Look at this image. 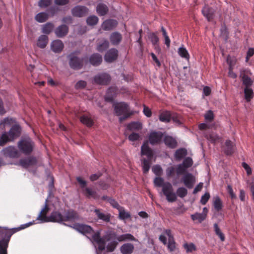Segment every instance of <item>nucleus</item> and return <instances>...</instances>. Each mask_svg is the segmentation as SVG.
Segmentation results:
<instances>
[{
  "instance_id": "4",
  "label": "nucleus",
  "mask_w": 254,
  "mask_h": 254,
  "mask_svg": "<svg viewBox=\"0 0 254 254\" xmlns=\"http://www.w3.org/2000/svg\"><path fill=\"white\" fill-rule=\"evenodd\" d=\"M47 204L46 202L44 207L42 209L37 217V220H40L41 223L47 222H61L64 221V216L58 212H53L49 217L46 216V210L47 209Z\"/></svg>"
},
{
  "instance_id": "17",
  "label": "nucleus",
  "mask_w": 254,
  "mask_h": 254,
  "mask_svg": "<svg viewBox=\"0 0 254 254\" xmlns=\"http://www.w3.org/2000/svg\"><path fill=\"white\" fill-rule=\"evenodd\" d=\"M88 12V9L84 6H76L72 9V14L76 17H83Z\"/></svg>"
},
{
  "instance_id": "64",
  "label": "nucleus",
  "mask_w": 254,
  "mask_h": 254,
  "mask_svg": "<svg viewBox=\"0 0 254 254\" xmlns=\"http://www.w3.org/2000/svg\"><path fill=\"white\" fill-rule=\"evenodd\" d=\"M109 202L113 207L117 208L118 210H119L120 208L122 207L115 200L113 199H110Z\"/></svg>"
},
{
  "instance_id": "46",
  "label": "nucleus",
  "mask_w": 254,
  "mask_h": 254,
  "mask_svg": "<svg viewBox=\"0 0 254 254\" xmlns=\"http://www.w3.org/2000/svg\"><path fill=\"white\" fill-rule=\"evenodd\" d=\"M245 98L247 101H249L253 97V91L250 87H246L244 90Z\"/></svg>"
},
{
  "instance_id": "15",
  "label": "nucleus",
  "mask_w": 254,
  "mask_h": 254,
  "mask_svg": "<svg viewBox=\"0 0 254 254\" xmlns=\"http://www.w3.org/2000/svg\"><path fill=\"white\" fill-rule=\"evenodd\" d=\"M182 181L187 188L191 189L195 183V178L191 173H187L183 177Z\"/></svg>"
},
{
  "instance_id": "11",
  "label": "nucleus",
  "mask_w": 254,
  "mask_h": 254,
  "mask_svg": "<svg viewBox=\"0 0 254 254\" xmlns=\"http://www.w3.org/2000/svg\"><path fill=\"white\" fill-rule=\"evenodd\" d=\"M111 80L110 75L107 73H99L94 78L95 83L100 85H107Z\"/></svg>"
},
{
  "instance_id": "5",
  "label": "nucleus",
  "mask_w": 254,
  "mask_h": 254,
  "mask_svg": "<svg viewBox=\"0 0 254 254\" xmlns=\"http://www.w3.org/2000/svg\"><path fill=\"white\" fill-rule=\"evenodd\" d=\"M141 155H145L147 159L142 160V169L144 173L148 172L150 167V162L153 157V152L152 149L149 147L148 142L145 141L141 146Z\"/></svg>"
},
{
  "instance_id": "12",
  "label": "nucleus",
  "mask_w": 254,
  "mask_h": 254,
  "mask_svg": "<svg viewBox=\"0 0 254 254\" xmlns=\"http://www.w3.org/2000/svg\"><path fill=\"white\" fill-rule=\"evenodd\" d=\"M163 136V133L161 131H151L148 136L149 142L152 145L159 143Z\"/></svg>"
},
{
  "instance_id": "51",
  "label": "nucleus",
  "mask_w": 254,
  "mask_h": 254,
  "mask_svg": "<svg viewBox=\"0 0 254 254\" xmlns=\"http://www.w3.org/2000/svg\"><path fill=\"white\" fill-rule=\"evenodd\" d=\"M167 248L169 251L171 252L175 251L176 249V243L174 238H171L168 240Z\"/></svg>"
},
{
  "instance_id": "52",
  "label": "nucleus",
  "mask_w": 254,
  "mask_h": 254,
  "mask_svg": "<svg viewBox=\"0 0 254 254\" xmlns=\"http://www.w3.org/2000/svg\"><path fill=\"white\" fill-rule=\"evenodd\" d=\"M242 81L243 84L246 86V87H249L252 84V81L251 78L246 75L242 76Z\"/></svg>"
},
{
  "instance_id": "40",
  "label": "nucleus",
  "mask_w": 254,
  "mask_h": 254,
  "mask_svg": "<svg viewBox=\"0 0 254 254\" xmlns=\"http://www.w3.org/2000/svg\"><path fill=\"white\" fill-rule=\"evenodd\" d=\"M213 206L217 211H220L222 208V202L219 196H216L214 197L213 203Z\"/></svg>"
},
{
  "instance_id": "58",
  "label": "nucleus",
  "mask_w": 254,
  "mask_h": 254,
  "mask_svg": "<svg viewBox=\"0 0 254 254\" xmlns=\"http://www.w3.org/2000/svg\"><path fill=\"white\" fill-rule=\"evenodd\" d=\"M205 120L206 122H211L214 118L213 113L211 111H208L204 116Z\"/></svg>"
},
{
  "instance_id": "45",
  "label": "nucleus",
  "mask_w": 254,
  "mask_h": 254,
  "mask_svg": "<svg viewBox=\"0 0 254 254\" xmlns=\"http://www.w3.org/2000/svg\"><path fill=\"white\" fill-rule=\"evenodd\" d=\"M188 194L187 190L184 187H180L178 188L176 191V196L181 198L185 197Z\"/></svg>"
},
{
  "instance_id": "38",
  "label": "nucleus",
  "mask_w": 254,
  "mask_h": 254,
  "mask_svg": "<svg viewBox=\"0 0 254 254\" xmlns=\"http://www.w3.org/2000/svg\"><path fill=\"white\" fill-rule=\"evenodd\" d=\"M206 217L205 213H195L191 215V218L193 220H197L199 223L202 222Z\"/></svg>"
},
{
  "instance_id": "47",
  "label": "nucleus",
  "mask_w": 254,
  "mask_h": 254,
  "mask_svg": "<svg viewBox=\"0 0 254 254\" xmlns=\"http://www.w3.org/2000/svg\"><path fill=\"white\" fill-rule=\"evenodd\" d=\"M237 62V59L235 56L228 55L227 58V63L229 65V67L234 68Z\"/></svg>"
},
{
  "instance_id": "34",
  "label": "nucleus",
  "mask_w": 254,
  "mask_h": 254,
  "mask_svg": "<svg viewBox=\"0 0 254 254\" xmlns=\"http://www.w3.org/2000/svg\"><path fill=\"white\" fill-rule=\"evenodd\" d=\"M83 191L84 194L89 198L92 197L95 199L97 197L96 192L91 188L86 187L83 190Z\"/></svg>"
},
{
  "instance_id": "25",
  "label": "nucleus",
  "mask_w": 254,
  "mask_h": 254,
  "mask_svg": "<svg viewBox=\"0 0 254 254\" xmlns=\"http://www.w3.org/2000/svg\"><path fill=\"white\" fill-rule=\"evenodd\" d=\"M164 142L166 146L171 148H175L177 144L176 139L169 135L164 137Z\"/></svg>"
},
{
  "instance_id": "6",
  "label": "nucleus",
  "mask_w": 254,
  "mask_h": 254,
  "mask_svg": "<svg viewBox=\"0 0 254 254\" xmlns=\"http://www.w3.org/2000/svg\"><path fill=\"white\" fill-rule=\"evenodd\" d=\"M113 106L115 114L119 117L121 122L128 118L132 114L129 110L128 105L125 102L117 103Z\"/></svg>"
},
{
  "instance_id": "32",
  "label": "nucleus",
  "mask_w": 254,
  "mask_h": 254,
  "mask_svg": "<svg viewBox=\"0 0 254 254\" xmlns=\"http://www.w3.org/2000/svg\"><path fill=\"white\" fill-rule=\"evenodd\" d=\"M142 127V124L138 122H131L127 126V129L130 131H137L141 129Z\"/></svg>"
},
{
  "instance_id": "29",
  "label": "nucleus",
  "mask_w": 254,
  "mask_h": 254,
  "mask_svg": "<svg viewBox=\"0 0 254 254\" xmlns=\"http://www.w3.org/2000/svg\"><path fill=\"white\" fill-rule=\"evenodd\" d=\"M48 40V37L47 36L42 35L39 37L37 40V45L40 48H44L47 46Z\"/></svg>"
},
{
  "instance_id": "36",
  "label": "nucleus",
  "mask_w": 254,
  "mask_h": 254,
  "mask_svg": "<svg viewBox=\"0 0 254 254\" xmlns=\"http://www.w3.org/2000/svg\"><path fill=\"white\" fill-rule=\"evenodd\" d=\"M119 211V217L121 220H125L130 217L129 212L125 211L124 207H121L118 210Z\"/></svg>"
},
{
  "instance_id": "3",
  "label": "nucleus",
  "mask_w": 254,
  "mask_h": 254,
  "mask_svg": "<svg viewBox=\"0 0 254 254\" xmlns=\"http://www.w3.org/2000/svg\"><path fill=\"white\" fill-rule=\"evenodd\" d=\"M21 133V127L18 125H13L8 132H4L0 137V146H3L7 142L12 141L18 137Z\"/></svg>"
},
{
  "instance_id": "43",
  "label": "nucleus",
  "mask_w": 254,
  "mask_h": 254,
  "mask_svg": "<svg viewBox=\"0 0 254 254\" xmlns=\"http://www.w3.org/2000/svg\"><path fill=\"white\" fill-rule=\"evenodd\" d=\"M54 25L51 23H47L44 25L42 27V32L43 33L49 34L53 30Z\"/></svg>"
},
{
  "instance_id": "24",
  "label": "nucleus",
  "mask_w": 254,
  "mask_h": 254,
  "mask_svg": "<svg viewBox=\"0 0 254 254\" xmlns=\"http://www.w3.org/2000/svg\"><path fill=\"white\" fill-rule=\"evenodd\" d=\"M64 216V221H74L78 219V215L77 213L73 210H69L66 212L65 216Z\"/></svg>"
},
{
  "instance_id": "44",
  "label": "nucleus",
  "mask_w": 254,
  "mask_h": 254,
  "mask_svg": "<svg viewBox=\"0 0 254 254\" xmlns=\"http://www.w3.org/2000/svg\"><path fill=\"white\" fill-rule=\"evenodd\" d=\"M183 247L186 250L187 253H192L196 250L195 245L192 243H186L183 245Z\"/></svg>"
},
{
  "instance_id": "62",
  "label": "nucleus",
  "mask_w": 254,
  "mask_h": 254,
  "mask_svg": "<svg viewBox=\"0 0 254 254\" xmlns=\"http://www.w3.org/2000/svg\"><path fill=\"white\" fill-rule=\"evenodd\" d=\"M86 85V82L83 80L78 81L75 85V88L77 89L84 88Z\"/></svg>"
},
{
  "instance_id": "21",
  "label": "nucleus",
  "mask_w": 254,
  "mask_h": 254,
  "mask_svg": "<svg viewBox=\"0 0 254 254\" xmlns=\"http://www.w3.org/2000/svg\"><path fill=\"white\" fill-rule=\"evenodd\" d=\"M117 93V89L115 87H111L109 88L106 93L105 97V99L106 101L112 102L116 94Z\"/></svg>"
},
{
  "instance_id": "60",
  "label": "nucleus",
  "mask_w": 254,
  "mask_h": 254,
  "mask_svg": "<svg viewBox=\"0 0 254 254\" xmlns=\"http://www.w3.org/2000/svg\"><path fill=\"white\" fill-rule=\"evenodd\" d=\"M209 198V193L208 192H206L203 195L201 196L200 199V202L201 203V204L204 205L207 202Z\"/></svg>"
},
{
  "instance_id": "63",
  "label": "nucleus",
  "mask_w": 254,
  "mask_h": 254,
  "mask_svg": "<svg viewBox=\"0 0 254 254\" xmlns=\"http://www.w3.org/2000/svg\"><path fill=\"white\" fill-rule=\"evenodd\" d=\"M227 190L228 192V193L230 194L231 198L232 199H235L236 198V195L234 193L233 189L232 187L230 185H228L227 186Z\"/></svg>"
},
{
  "instance_id": "35",
  "label": "nucleus",
  "mask_w": 254,
  "mask_h": 254,
  "mask_svg": "<svg viewBox=\"0 0 254 254\" xmlns=\"http://www.w3.org/2000/svg\"><path fill=\"white\" fill-rule=\"evenodd\" d=\"M159 119V120L162 122H169L171 120L170 113L168 111L163 112L160 114Z\"/></svg>"
},
{
  "instance_id": "59",
  "label": "nucleus",
  "mask_w": 254,
  "mask_h": 254,
  "mask_svg": "<svg viewBox=\"0 0 254 254\" xmlns=\"http://www.w3.org/2000/svg\"><path fill=\"white\" fill-rule=\"evenodd\" d=\"M128 139L131 141H134L138 140L140 138V135L138 133L132 132L128 136Z\"/></svg>"
},
{
  "instance_id": "30",
  "label": "nucleus",
  "mask_w": 254,
  "mask_h": 254,
  "mask_svg": "<svg viewBox=\"0 0 254 254\" xmlns=\"http://www.w3.org/2000/svg\"><path fill=\"white\" fill-rule=\"evenodd\" d=\"M109 43L107 39H102L98 43L97 50L100 52H103L109 47Z\"/></svg>"
},
{
  "instance_id": "37",
  "label": "nucleus",
  "mask_w": 254,
  "mask_h": 254,
  "mask_svg": "<svg viewBox=\"0 0 254 254\" xmlns=\"http://www.w3.org/2000/svg\"><path fill=\"white\" fill-rule=\"evenodd\" d=\"M187 153V151L185 148H180L176 150L175 153V157L178 160H180L185 157Z\"/></svg>"
},
{
  "instance_id": "48",
  "label": "nucleus",
  "mask_w": 254,
  "mask_h": 254,
  "mask_svg": "<svg viewBox=\"0 0 254 254\" xmlns=\"http://www.w3.org/2000/svg\"><path fill=\"white\" fill-rule=\"evenodd\" d=\"M98 20V18L96 16L92 15L87 18L86 22L88 25L92 26L96 25L97 23Z\"/></svg>"
},
{
  "instance_id": "55",
  "label": "nucleus",
  "mask_w": 254,
  "mask_h": 254,
  "mask_svg": "<svg viewBox=\"0 0 254 254\" xmlns=\"http://www.w3.org/2000/svg\"><path fill=\"white\" fill-rule=\"evenodd\" d=\"M52 0H40L38 5L40 7H46L52 3Z\"/></svg>"
},
{
  "instance_id": "13",
  "label": "nucleus",
  "mask_w": 254,
  "mask_h": 254,
  "mask_svg": "<svg viewBox=\"0 0 254 254\" xmlns=\"http://www.w3.org/2000/svg\"><path fill=\"white\" fill-rule=\"evenodd\" d=\"M37 163V160L35 157H29L20 159L19 164L22 167L29 169L30 167L36 166Z\"/></svg>"
},
{
  "instance_id": "28",
  "label": "nucleus",
  "mask_w": 254,
  "mask_h": 254,
  "mask_svg": "<svg viewBox=\"0 0 254 254\" xmlns=\"http://www.w3.org/2000/svg\"><path fill=\"white\" fill-rule=\"evenodd\" d=\"M122 37L121 34L118 32H113L110 36V39L111 43L114 45H117L119 44L121 40Z\"/></svg>"
},
{
  "instance_id": "10",
  "label": "nucleus",
  "mask_w": 254,
  "mask_h": 254,
  "mask_svg": "<svg viewBox=\"0 0 254 254\" xmlns=\"http://www.w3.org/2000/svg\"><path fill=\"white\" fill-rule=\"evenodd\" d=\"M73 228L75 230H76V231H78L79 232L83 234V235H85L86 236L87 235H92V240H93V243L94 242L98 245V244L94 241V240L93 239V236L95 233H96L97 232L93 234V231L92 228L90 226L87 225H85V224L77 223L73 225ZM98 232V231H97V232ZM99 232L100 233V231H99Z\"/></svg>"
},
{
  "instance_id": "20",
  "label": "nucleus",
  "mask_w": 254,
  "mask_h": 254,
  "mask_svg": "<svg viewBox=\"0 0 254 254\" xmlns=\"http://www.w3.org/2000/svg\"><path fill=\"white\" fill-rule=\"evenodd\" d=\"M118 24L116 20L109 19L105 20L102 24V28L105 30H110Z\"/></svg>"
},
{
  "instance_id": "26",
  "label": "nucleus",
  "mask_w": 254,
  "mask_h": 254,
  "mask_svg": "<svg viewBox=\"0 0 254 254\" xmlns=\"http://www.w3.org/2000/svg\"><path fill=\"white\" fill-rule=\"evenodd\" d=\"M202 12L208 21H211L213 19L214 11L211 8L204 6L202 10Z\"/></svg>"
},
{
  "instance_id": "53",
  "label": "nucleus",
  "mask_w": 254,
  "mask_h": 254,
  "mask_svg": "<svg viewBox=\"0 0 254 254\" xmlns=\"http://www.w3.org/2000/svg\"><path fill=\"white\" fill-rule=\"evenodd\" d=\"M206 137L208 140L214 143L218 141L220 139L218 135L215 133H211L209 135H206Z\"/></svg>"
},
{
  "instance_id": "41",
  "label": "nucleus",
  "mask_w": 254,
  "mask_h": 254,
  "mask_svg": "<svg viewBox=\"0 0 254 254\" xmlns=\"http://www.w3.org/2000/svg\"><path fill=\"white\" fill-rule=\"evenodd\" d=\"M48 18V15L46 12H40L35 16V19L40 23L45 22Z\"/></svg>"
},
{
  "instance_id": "16",
  "label": "nucleus",
  "mask_w": 254,
  "mask_h": 254,
  "mask_svg": "<svg viewBox=\"0 0 254 254\" xmlns=\"http://www.w3.org/2000/svg\"><path fill=\"white\" fill-rule=\"evenodd\" d=\"M118 56V51L116 49L113 48L109 50L104 57L105 61L107 63H112L115 61Z\"/></svg>"
},
{
  "instance_id": "57",
  "label": "nucleus",
  "mask_w": 254,
  "mask_h": 254,
  "mask_svg": "<svg viewBox=\"0 0 254 254\" xmlns=\"http://www.w3.org/2000/svg\"><path fill=\"white\" fill-rule=\"evenodd\" d=\"M15 122V120L12 118H5L1 124H3L4 126H10Z\"/></svg>"
},
{
  "instance_id": "56",
  "label": "nucleus",
  "mask_w": 254,
  "mask_h": 254,
  "mask_svg": "<svg viewBox=\"0 0 254 254\" xmlns=\"http://www.w3.org/2000/svg\"><path fill=\"white\" fill-rule=\"evenodd\" d=\"M153 172L156 175L159 176L162 174V170L160 166L156 165L152 168Z\"/></svg>"
},
{
  "instance_id": "22",
  "label": "nucleus",
  "mask_w": 254,
  "mask_h": 254,
  "mask_svg": "<svg viewBox=\"0 0 254 254\" xmlns=\"http://www.w3.org/2000/svg\"><path fill=\"white\" fill-rule=\"evenodd\" d=\"M134 250V246L130 243H125L120 248V251L122 254H131Z\"/></svg>"
},
{
  "instance_id": "54",
  "label": "nucleus",
  "mask_w": 254,
  "mask_h": 254,
  "mask_svg": "<svg viewBox=\"0 0 254 254\" xmlns=\"http://www.w3.org/2000/svg\"><path fill=\"white\" fill-rule=\"evenodd\" d=\"M192 163L193 161L192 159L190 157H187L184 159L182 164L188 169V168L192 166Z\"/></svg>"
},
{
  "instance_id": "31",
  "label": "nucleus",
  "mask_w": 254,
  "mask_h": 254,
  "mask_svg": "<svg viewBox=\"0 0 254 254\" xmlns=\"http://www.w3.org/2000/svg\"><path fill=\"white\" fill-rule=\"evenodd\" d=\"M97 13L101 16L105 15L108 11L107 6L103 3H99L96 7Z\"/></svg>"
},
{
  "instance_id": "14",
  "label": "nucleus",
  "mask_w": 254,
  "mask_h": 254,
  "mask_svg": "<svg viewBox=\"0 0 254 254\" xmlns=\"http://www.w3.org/2000/svg\"><path fill=\"white\" fill-rule=\"evenodd\" d=\"M2 152L4 156L10 158H17L19 156V152L17 149L12 146L5 147L2 149Z\"/></svg>"
},
{
  "instance_id": "39",
  "label": "nucleus",
  "mask_w": 254,
  "mask_h": 254,
  "mask_svg": "<svg viewBox=\"0 0 254 254\" xmlns=\"http://www.w3.org/2000/svg\"><path fill=\"white\" fill-rule=\"evenodd\" d=\"M80 122L88 127H91L93 124L91 118L86 115H83L80 117Z\"/></svg>"
},
{
  "instance_id": "7",
  "label": "nucleus",
  "mask_w": 254,
  "mask_h": 254,
  "mask_svg": "<svg viewBox=\"0 0 254 254\" xmlns=\"http://www.w3.org/2000/svg\"><path fill=\"white\" fill-rule=\"evenodd\" d=\"M12 233L9 231L0 230V254H7V248Z\"/></svg>"
},
{
  "instance_id": "1",
  "label": "nucleus",
  "mask_w": 254,
  "mask_h": 254,
  "mask_svg": "<svg viewBox=\"0 0 254 254\" xmlns=\"http://www.w3.org/2000/svg\"><path fill=\"white\" fill-rule=\"evenodd\" d=\"M94 241L98 244L99 251H103L105 249L106 241L111 242L108 244L106 248L109 252H113L117 246L119 242L124 241L137 242V240L131 234L127 233L117 235L113 231H107L105 235L101 238L99 232H97L93 236Z\"/></svg>"
},
{
  "instance_id": "23",
  "label": "nucleus",
  "mask_w": 254,
  "mask_h": 254,
  "mask_svg": "<svg viewBox=\"0 0 254 254\" xmlns=\"http://www.w3.org/2000/svg\"><path fill=\"white\" fill-rule=\"evenodd\" d=\"M68 31V27L65 25H62L56 29L55 34L58 37H63L67 34Z\"/></svg>"
},
{
  "instance_id": "50",
  "label": "nucleus",
  "mask_w": 254,
  "mask_h": 254,
  "mask_svg": "<svg viewBox=\"0 0 254 254\" xmlns=\"http://www.w3.org/2000/svg\"><path fill=\"white\" fill-rule=\"evenodd\" d=\"M176 173L178 175L185 174L187 169L182 164H180L176 166Z\"/></svg>"
},
{
  "instance_id": "42",
  "label": "nucleus",
  "mask_w": 254,
  "mask_h": 254,
  "mask_svg": "<svg viewBox=\"0 0 254 254\" xmlns=\"http://www.w3.org/2000/svg\"><path fill=\"white\" fill-rule=\"evenodd\" d=\"M178 53L179 56H181L182 58H185L187 60H188L190 58V55L188 51L184 46H182L179 48Z\"/></svg>"
},
{
  "instance_id": "27",
  "label": "nucleus",
  "mask_w": 254,
  "mask_h": 254,
  "mask_svg": "<svg viewBox=\"0 0 254 254\" xmlns=\"http://www.w3.org/2000/svg\"><path fill=\"white\" fill-rule=\"evenodd\" d=\"M89 61L92 65H98L102 62V57L99 54H94L90 57Z\"/></svg>"
},
{
  "instance_id": "18",
  "label": "nucleus",
  "mask_w": 254,
  "mask_h": 254,
  "mask_svg": "<svg viewBox=\"0 0 254 254\" xmlns=\"http://www.w3.org/2000/svg\"><path fill=\"white\" fill-rule=\"evenodd\" d=\"M64 47L63 42L60 40H55L51 43V49L55 53H61Z\"/></svg>"
},
{
  "instance_id": "9",
  "label": "nucleus",
  "mask_w": 254,
  "mask_h": 254,
  "mask_svg": "<svg viewBox=\"0 0 254 254\" xmlns=\"http://www.w3.org/2000/svg\"><path fill=\"white\" fill-rule=\"evenodd\" d=\"M19 150L25 154H30L33 150L34 142L30 138L21 139L17 144Z\"/></svg>"
},
{
  "instance_id": "19",
  "label": "nucleus",
  "mask_w": 254,
  "mask_h": 254,
  "mask_svg": "<svg viewBox=\"0 0 254 254\" xmlns=\"http://www.w3.org/2000/svg\"><path fill=\"white\" fill-rule=\"evenodd\" d=\"M94 212L99 219L106 222H108L110 221L111 215L109 213H104L100 209H95Z\"/></svg>"
},
{
  "instance_id": "61",
  "label": "nucleus",
  "mask_w": 254,
  "mask_h": 254,
  "mask_svg": "<svg viewBox=\"0 0 254 254\" xmlns=\"http://www.w3.org/2000/svg\"><path fill=\"white\" fill-rule=\"evenodd\" d=\"M166 175L168 177H172L175 173V168L173 166H170L166 169Z\"/></svg>"
},
{
  "instance_id": "49",
  "label": "nucleus",
  "mask_w": 254,
  "mask_h": 254,
  "mask_svg": "<svg viewBox=\"0 0 254 254\" xmlns=\"http://www.w3.org/2000/svg\"><path fill=\"white\" fill-rule=\"evenodd\" d=\"M148 38L156 48V47L158 46V43L159 41L158 36L155 33H152L149 34Z\"/></svg>"
},
{
  "instance_id": "8",
  "label": "nucleus",
  "mask_w": 254,
  "mask_h": 254,
  "mask_svg": "<svg viewBox=\"0 0 254 254\" xmlns=\"http://www.w3.org/2000/svg\"><path fill=\"white\" fill-rule=\"evenodd\" d=\"M69 64L71 68L74 69H80L84 63V59L80 58L78 52H73L68 55Z\"/></svg>"
},
{
  "instance_id": "33",
  "label": "nucleus",
  "mask_w": 254,
  "mask_h": 254,
  "mask_svg": "<svg viewBox=\"0 0 254 254\" xmlns=\"http://www.w3.org/2000/svg\"><path fill=\"white\" fill-rule=\"evenodd\" d=\"M235 149V147L233 144V143L230 140H228L226 141L225 146L224 147V151L227 155H231L232 154Z\"/></svg>"
},
{
  "instance_id": "2",
  "label": "nucleus",
  "mask_w": 254,
  "mask_h": 254,
  "mask_svg": "<svg viewBox=\"0 0 254 254\" xmlns=\"http://www.w3.org/2000/svg\"><path fill=\"white\" fill-rule=\"evenodd\" d=\"M153 182L155 187L162 188V192L168 202H173L176 201L177 196L170 183L164 182V179L161 177H156Z\"/></svg>"
}]
</instances>
